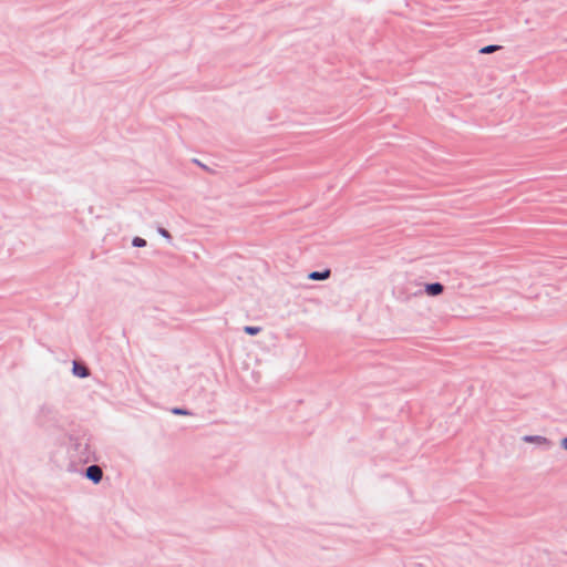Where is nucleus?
<instances>
[{"label":"nucleus","instance_id":"obj_2","mask_svg":"<svg viewBox=\"0 0 567 567\" xmlns=\"http://www.w3.org/2000/svg\"><path fill=\"white\" fill-rule=\"evenodd\" d=\"M425 291L429 296H437V295L442 293L443 286L439 282L429 284L425 286Z\"/></svg>","mask_w":567,"mask_h":567},{"label":"nucleus","instance_id":"obj_10","mask_svg":"<svg viewBox=\"0 0 567 567\" xmlns=\"http://www.w3.org/2000/svg\"><path fill=\"white\" fill-rule=\"evenodd\" d=\"M561 445H563V447H564L565 450H567V439H564V440L561 441Z\"/></svg>","mask_w":567,"mask_h":567},{"label":"nucleus","instance_id":"obj_5","mask_svg":"<svg viewBox=\"0 0 567 567\" xmlns=\"http://www.w3.org/2000/svg\"><path fill=\"white\" fill-rule=\"evenodd\" d=\"M501 47L498 45H487V47H484L480 50V52L482 54H488V53H493L495 51H497Z\"/></svg>","mask_w":567,"mask_h":567},{"label":"nucleus","instance_id":"obj_7","mask_svg":"<svg viewBox=\"0 0 567 567\" xmlns=\"http://www.w3.org/2000/svg\"><path fill=\"white\" fill-rule=\"evenodd\" d=\"M133 245L135 247H143L146 245V241L143 239V238H140V237H136L134 240H133Z\"/></svg>","mask_w":567,"mask_h":567},{"label":"nucleus","instance_id":"obj_3","mask_svg":"<svg viewBox=\"0 0 567 567\" xmlns=\"http://www.w3.org/2000/svg\"><path fill=\"white\" fill-rule=\"evenodd\" d=\"M329 276H330V270L326 269L324 271L310 272L308 278L311 280H323V279L329 278Z\"/></svg>","mask_w":567,"mask_h":567},{"label":"nucleus","instance_id":"obj_11","mask_svg":"<svg viewBox=\"0 0 567 567\" xmlns=\"http://www.w3.org/2000/svg\"><path fill=\"white\" fill-rule=\"evenodd\" d=\"M164 236H167V233L165 230H161Z\"/></svg>","mask_w":567,"mask_h":567},{"label":"nucleus","instance_id":"obj_6","mask_svg":"<svg viewBox=\"0 0 567 567\" xmlns=\"http://www.w3.org/2000/svg\"><path fill=\"white\" fill-rule=\"evenodd\" d=\"M259 331H260L259 327H250V326L245 327V332L248 334H251V336L257 334Z\"/></svg>","mask_w":567,"mask_h":567},{"label":"nucleus","instance_id":"obj_1","mask_svg":"<svg viewBox=\"0 0 567 567\" xmlns=\"http://www.w3.org/2000/svg\"><path fill=\"white\" fill-rule=\"evenodd\" d=\"M103 473L100 466L91 465L86 468V477L93 481L94 483H99L102 480Z\"/></svg>","mask_w":567,"mask_h":567},{"label":"nucleus","instance_id":"obj_9","mask_svg":"<svg viewBox=\"0 0 567 567\" xmlns=\"http://www.w3.org/2000/svg\"><path fill=\"white\" fill-rule=\"evenodd\" d=\"M173 412H174L175 414H186V413H187L186 411L181 410V409H174V410H173Z\"/></svg>","mask_w":567,"mask_h":567},{"label":"nucleus","instance_id":"obj_4","mask_svg":"<svg viewBox=\"0 0 567 567\" xmlns=\"http://www.w3.org/2000/svg\"><path fill=\"white\" fill-rule=\"evenodd\" d=\"M73 373L76 377L85 378V377L89 375V370L84 365H81V364L74 362V364H73Z\"/></svg>","mask_w":567,"mask_h":567},{"label":"nucleus","instance_id":"obj_8","mask_svg":"<svg viewBox=\"0 0 567 567\" xmlns=\"http://www.w3.org/2000/svg\"><path fill=\"white\" fill-rule=\"evenodd\" d=\"M542 440H543V437H540V436H525L524 437L525 442H540Z\"/></svg>","mask_w":567,"mask_h":567}]
</instances>
